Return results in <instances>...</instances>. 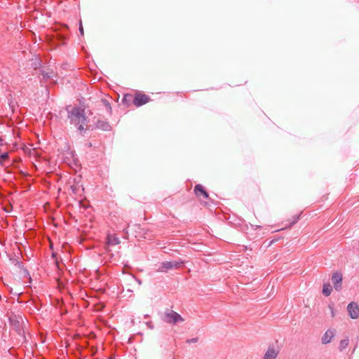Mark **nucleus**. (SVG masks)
Segmentation results:
<instances>
[{
	"label": "nucleus",
	"mask_w": 359,
	"mask_h": 359,
	"mask_svg": "<svg viewBox=\"0 0 359 359\" xmlns=\"http://www.w3.org/2000/svg\"><path fill=\"white\" fill-rule=\"evenodd\" d=\"M183 264V262H177V261L163 262L161 263V265L158 268V271L167 272L168 270L179 268L181 266V264Z\"/></svg>",
	"instance_id": "7ed1b4c3"
},
{
	"label": "nucleus",
	"mask_w": 359,
	"mask_h": 359,
	"mask_svg": "<svg viewBox=\"0 0 359 359\" xmlns=\"http://www.w3.org/2000/svg\"><path fill=\"white\" fill-rule=\"evenodd\" d=\"M335 335L334 330H327L322 337V343L323 344H329Z\"/></svg>",
	"instance_id": "6e6552de"
},
{
	"label": "nucleus",
	"mask_w": 359,
	"mask_h": 359,
	"mask_svg": "<svg viewBox=\"0 0 359 359\" xmlns=\"http://www.w3.org/2000/svg\"><path fill=\"white\" fill-rule=\"evenodd\" d=\"M299 216H300L299 215L293 216L292 218V220L290 223L289 226H291L292 225L296 224L298 222V220L299 219Z\"/></svg>",
	"instance_id": "dca6fc26"
},
{
	"label": "nucleus",
	"mask_w": 359,
	"mask_h": 359,
	"mask_svg": "<svg viewBox=\"0 0 359 359\" xmlns=\"http://www.w3.org/2000/svg\"><path fill=\"white\" fill-rule=\"evenodd\" d=\"M4 144V140L3 137H0V146H3Z\"/></svg>",
	"instance_id": "412c9836"
},
{
	"label": "nucleus",
	"mask_w": 359,
	"mask_h": 359,
	"mask_svg": "<svg viewBox=\"0 0 359 359\" xmlns=\"http://www.w3.org/2000/svg\"><path fill=\"white\" fill-rule=\"evenodd\" d=\"M97 127L98 128H100V129L104 130V131H108V130H110V129H111V126L109 124L108 122L100 121V120H99L97 122Z\"/></svg>",
	"instance_id": "9d476101"
},
{
	"label": "nucleus",
	"mask_w": 359,
	"mask_h": 359,
	"mask_svg": "<svg viewBox=\"0 0 359 359\" xmlns=\"http://www.w3.org/2000/svg\"><path fill=\"white\" fill-rule=\"evenodd\" d=\"M40 73L42 75L43 79L46 81L52 77V72H49L44 69H40Z\"/></svg>",
	"instance_id": "ddd939ff"
},
{
	"label": "nucleus",
	"mask_w": 359,
	"mask_h": 359,
	"mask_svg": "<svg viewBox=\"0 0 359 359\" xmlns=\"http://www.w3.org/2000/svg\"><path fill=\"white\" fill-rule=\"evenodd\" d=\"M38 66H41V62L39 60H36L34 62V69H36Z\"/></svg>",
	"instance_id": "aec40b11"
},
{
	"label": "nucleus",
	"mask_w": 359,
	"mask_h": 359,
	"mask_svg": "<svg viewBox=\"0 0 359 359\" xmlns=\"http://www.w3.org/2000/svg\"><path fill=\"white\" fill-rule=\"evenodd\" d=\"M137 283H138L139 284H141V280H140L137 279Z\"/></svg>",
	"instance_id": "4be33fe9"
},
{
	"label": "nucleus",
	"mask_w": 359,
	"mask_h": 359,
	"mask_svg": "<svg viewBox=\"0 0 359 359\" xmlns=\"http://www.w3.org/2000/svg\"><path fill=\"white\" fill-rule=\"evenodd\" d=\"M332 292V287L331 285L327 284H324L323 287V293L325 296L328 297L330 295Z\"/></svg>",
	"instance_id": "f8f14e48"
},
{
	"label": "nucleus",
	"mask_w": 359,
	"mask_h": 359,
	"mask_svg": "<svg viewBox=\"0 0 359 359\" xmlns=\"http://www.w3.org/2000/svg\"><path fill=\"white\" fill-rule=\"evenodd\" d=\"M279 353V351L278 348H275L273 345H270L263 359H276Z\"/></svg>",
	"instance_id": "423d86ee"
},
{
	"label": "nucleus",
	"mask_w": 359,
	"mask_h": 359,
	"mask_svg": "<svg viewBox=\"0 0 359 359\" xmlns=\"http://www.w3.org/2000/svg\"><path fill=\"white\" fill-rule=\"evenodd\" d=\"M342 279V274L339 272H336L332 276V282L337 291H340L341 289Z\"/></svg>",
	"instance_id": "39448f33"
},
{
	"label": "nucleus",
	"mask_w": 359,
	"mask_h": 359,
	"mask_svg": "<svg viewBox=\"0 0 359 359\" xmlns=\"http://www.w3.org/2000/svg\"><path fill=\"white\" fill-rule=\"evenodd\" d=\"M104 106L105 107L107 112L111 114V107L110 103L107 100H102Z\"/></svg>",
	"instance_id": "2eb2a0df"
},
{
	"label": "nucleus",
	"mask_w": 359,
	"mask_h": 359,
	"mask_svg": "<svg viewBox=\"0 0 359 359\" xmlns=\"http://www.w3.org/2000/svg\"><path fill=\"white\" fill-rule=\"evenodd\" d=\"M67 117L70 123L74 124L80 131L85 130L84 126L87 123V117L84 109L74 107L71 110L67 109Z\"/></svg>",
	"instance_id": "f257e3e1"
},
{
	"label": "nucleus",
	"mask_w": 359,
	"mask_h": 359,
	"mask_svg": "<svg viewBox=\"0 0 359 359\" xmlns=\"http://www.w3.org/2000/svg\"><path fill=\"white\" fill-rule=\"evenodd\" d=\"M198 341V338L196 337V338H192V339H188L187 341V342L188 344H191V343H196Z\"/></svg>",
	"instance_id": "a211bd4d"
},
{
	"label": "nucleus",
	"mask_w": 359,
	"mask_h": 359,
	"mask_svg": "<svg viewBox=\"0 0 359 359\" xmlns=\"http://www.w3.org/2000/svg\"><path fill=\"white\" fill-rule=\"evenodd\" d=\"M107 243L109 245H118L120 243V240L117 236H116L114 235H113V236L109 235L107 236Z\"/></svg>",
	"instance_id": "9b49d317"
},
{
	"label": "nucleus",
	"mask_w": 359,
	"mask_h": 359,
	"mask_svg": "<svg viewBox=\"0 0 359 359\" xmlns=\"http://www.w3.org/2000/svg\"><path fill=\"white\" fill-rule=\"evenodd\" d=\"M349 316L352 319H357L359 317V306L355 302H351L347 306Z\"/></svg>",
	"instance_id": "20e7f679"
},
{
	"label": "nucleus",
	"mask_w": 359,
	"mask_h": 359,
	"mask_svg": "<svg viewBox=\"0 0 359 359\" xmlns=\"http://www.w3.org/2000/svg\"><path fill=\"white\" fill-rule=\"evenodd\" d=\"M162 319L164 322L172 325L184 321L183 318L179 313L170 309L165 310Z\"/></svg>",
	"instance_id": "f03ea898"
},
{
	"label": "nucleus",
	"mask_w": 359,
	"mask_h": 359,
	"mask_svg": "<svg viewBox=\"0 0 359 359\" xmlns=\"http://www.w3.org/2000/svg\"><path fill=\"white\" fill-rule=\"evenodd\" d=\"M328 308L330 310L332 316L334 317V315H335L334 309V304H330L328 305Z\"/></svg>",
	"instance_id": "f3484780"
},
{
	"label": "nucleus",
	"mask_w": 359,
	"mask_h": 359,
	"mask_svg": "<svg viewBox=\"0 0 359 359\" xmlns=\"http://www.w3.org/2000/svg\"><path fill=\"white\" fill-rule=\"evenodd\" d=\"M348 343H349L348 338L341 340L339 342V349L341 351H343L344 348H346L348 346Z\"/></svg>",
	"instance_id": "4468645a"
},
{
	"label": "nucleus",
	"mask_w": 359,
	"mask_h": 359,
	"mask_svg": "<svg viewBox=\"0 0 359 359\" xmlns=\"http://www.w3.org/2000/svg\"><path fill=\"white\" fill-rule=\"evenodd\" d=\"M149 100V97L147 95L139 93L134 97L133 103L135 106L140 107L147 103Z\"/></svg>",
	"instance_id": "0eeeda50"
},
{
	"label": "nucleus",
	"mask_w": 359,
	"mask_h": 359,
	"mask_svg": "<svg viewBox=\"0 0 359 359\" xmlns=\"http://www.w3.org/2000/svg\"><path fill=\"white\" fill-rule=\"evenodd\" d=\"M79 32L81 35H83V28L82 26L81 21L80 22V24H79Z\"/></svg>",
	"instance_id": "6ab92c4d"
},
{
	"label": "nucleus",
	"mask_w": 359,
	"mask_h": 359,
	"mask_svg": "<svg viewBox=\"0 0 359 359\" xmlns=\"http://www.w3.org/2000/svg\"><path fill=\"white\" fill-rule=\"evenodd\" d=\"M194 192L197 196H203L205 198H208V192L204 189L201 184H196L194 188Z\"/></svg>",
	"instance_id": "1a4fd4ad"
}]
</instances>
